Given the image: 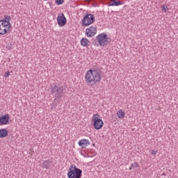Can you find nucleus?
<instances>
[{
    "label": "nucleus",
    "instance_id": "22",
    "mask_svg": "<svg viewBox=\"0 0 178 178\" xmlns=\"http://www.w3.org/2000/svg\"><path fill=\"white\" fill-rule=\"evenodd\" d=\"M6 49H8V51H9L10 49H12V47L10 46H6Z\"/></svg>",
    "mask_w": 178,
    "mask_h": 178
},
{
    "label": "nucleus",
    "instance_id": "21",
    "mask_svg": "<svg viewBox=\"0 0 178 178\" xmlns=\"http://www.w3.org/2000/svg\"><path fill=\"white\" fill-rule=\"evenodd\" d=\"M10 74V72H7L5 73L4 77H6L7 79V77Z\"/></svg>",
    "mask_w": 178,
    "mask_h": 178
},
{
    "label": "nucleus",
    "instance_id": "9",
    "mask_svg": "<svg viewBox=\"0 0 178 178\" xmlns=\"http://www.w3.org/2000/svg\"><path fill=\"white\" fill-rule=\"evenodd\" d=\"M10 119V116L8 113L0 116V126L8 124V123H9Z\"/></svg>",
    "mask_w": 178,
    "mask_h": 178
},
{
    "label": "nucleus",
    "instance_id": "14",
    "mask_svg": "<svg viewBox=\"0 0 178 178\" xmlns=\"http://www.w3.org/2000/svg\"><path fill=\"white\" fill-rule=\"evenodd\" d=\"M8 136V129H0V138H5Z\"/></svg>",
    "mask_w": 178,
    "mask_h": 178
},
{
    "label": "nucleus",
    "instance_id": "16",
    "mask_svg": "<svg viewBox=\"0 0 178 178\" xmlns=\"http://www.w3.org/2000/svg\"><path fill=\"white\" fill-rule=\"evenodd\" d=\"M90 44V41L87 38H83L81 40V45H88Z\"/></svg>",
    "mask_w": 178,
    "mask_h": 178
},
{
    "label": "nucleus",
    "instance_id": "15",
    "mask_svg": "<svg viewBox=\"0 0 178 178\" xmlns=\"http://www.w3.org/2000/svg\"><path fill=\"white\" fill-rule=\"evenodd\" d=\"M117 115L119 119H123L125 115L124 111H123V110H119L117 113Z\"/></svg>",
    "mask_w": 178,
    "mask_h": 178
},
{
    "label": "nucleus",
    "instance_id": "7",
    "mask_svg": "<svg viewBox=\"0 0 178 178\" xmlns=\"http://www.w3.org/2000/svg\"><path fill=\"white\" fill-rule=\"evenodd\" d=\"M67 19L65 16V14L60 13L57 17V23L60 27H63L66 24Z\"/></svg>",
    "mask_w": 178,
    "mask_h": 178
},
{
    "label": "nucleus",
    "instance_id": "2",
    "mask_svg": "<svg viewBox=\"0 0 178 178\" xmlns=\"http://www.w3.org/2000/svg\"><path fill=\"white\" fill-rule=\"evenodd\" d=\"M10 30H12L10 16L5 15L2 19H0V35H6Z\"/></svg>",
    "mask_w": 178,
    "mask_h": 178
},
{
    "label": "nucleus",
    "instance_id": "10",
    "mask_svg": "<svg viewBox=\"0 0 178 178\" xmlns=\"http://www.w3.org/2000/svg\"><path fill=\"white\" fill-rule=\"evenodd\" d=\"M99 44H102L104 42H108V35L105 33H101L97 37Z\"/></svg>",
    "mask_w": 178,
    "mask_h": 178
},
{
    "label": "nucleus",
    "instance_id": "24",
    "mask_svg": "<svg viewBox=\"0 0 178 178\" xmlns=\"http://www.w3.org/2000/svg\"><path fill=\"white\" fill-rule=\"evenodd\" d=\"M86 2H90L91 0H84Z\"/></svg>",
    "mask_w": 178,
    "mask_h": 178
},
{
    "label": "nucleus",
    "instance_id": "19",
    "mask_svg": "<svg viewBox=\"0 0 178 178\" xmlns=\"http://www.w3.org/2000/svg\"><path fill=\"white\" fill-rule=\"evenodd\" d=\"M65 2V0H56V5H62Z\"/></svg>",
    "mask_w": 178,
    "mask_h": 178
},
{
    "label": "nucleus",
    "instance_id": "8",
    "mask_svg": "<svg viewBox=\"0 0 178 178\" xmlns=\"http://www.w3.org/2000/svg\"><path fill=\"white\" fill-rule=\"evenodd\" d=\"M97 34V27L92 26L86 29V35L87 37H94Z\"/></svg>",
    "mask_w": 178,
    "mask_h": 178
},
{
    "label": "nucleus",
    "instance_id": "1",
    "mask_svg": "<svg viewBox=\"0 0 178 178\" xmlns=\"http://www.w3.org/2000/svg\"><path fill=\"white\" fill-rule=\"evenodd\" d=\"M102 80L101 72L98 69H90L86 73L85 81L88 86H97Z\"/></svg>",
    "mask_w": 178,
    "mask_h": 178
},
{
    "label": "nucleus",
    "instance_id": "3",
    "mask_svg": "<svg viewBox=\"0 0 178 178\" xmlns=\"http://www.w3.org/2000/svg\"><path fill=\"white\" fill-rule=\"evenodd\" d=\"M50 92L54 95L56 99H60L62 97L65 96V87L52 83L50 85Z\"/></svg>",
    "mask_w": 178,
    "mask_h": 178
},
{
    "label": "nucleus",
    "instance_id": "18",
    "mask_svg": "<svg viewBox=\"0 0 178 178\" xmlns=\"http://www.w3.org/2000/svg\"><path fill=\"white\" fill-rule=\"evenodd\" d=\"M132 169H137L138 168V162H134L131 165Z\"/></svg>",
    "mask_w": 178,
    "mask_h": 178
},
{
    "label": "nucleus",
    "instance_id": "6",
    "mask_svg": "<svg viewBox=\"0 0 178 178\" xmlns=\"http://www.w3.org/2000/svg\"><path fill=\"white\" fill-rule=\"evenodd\" d=\"M95 22V18H94V15L92 14L86 15L83 20L82 23L84 26H90V24H92Z\"/></svg>",
    "mask_w": 178,
    "mask_h": 178
},
{
    "label": "nucleus",
    "instance_id": "11",
    "mask_svg": "<svg viewBox=\"0 0 178 178\" xmlns=\"http://www.w3.org/2000/svg\"><path fill=\"white\" fill-rule=\"evenodd\" d=\"M51 163L52 161H51V159L44 160L42 163V169H49V167L51 166Z\"/></svg>",
    "mask_w": 178,
    "mask_h": 178
},
{
    "label": "nucleus",
    "instance_id": "23",
    "mask_svg": "<svg viewBox=\"0 0 178 178\" xmlns=\"http://www.w3.org/2000/svg\"><path fill=\"white\" fill-rule=\"evenodd\" d=\"M132 169H133V167H131H131L129 168V170H132Z\"/></svg>",
    "mask_w": 178,
    "mask_h": 178
},
{
    "label": "nucleus",
    "instance_id": "17",
    "mask_svg": "<svg viewBox=\"0 0 178 178\" xmlns=\"http://www.w3.org/2000/svg\"><path fill=\"white\" fill-rule=\"evenodd\" d=\"M167 10H169V8L166 5L161 6V11L166 13Z\"/></svg>",
    "mask_w": 178,
    "mask_h": 178
},
{
    "label": "nucleus",
    "instance_id": "25",
    "mask_svg": "<svg viewBox=\"0 0 178 178\" xmlns=\"http://www.w3.org/2000/svg\"><path fill=\"white\" fill-rule=\"evenodd\" d=\"M162 176H166V174L163 173V174L162 175Z\"/></svg>",
    "mask_w": 178,
    "mask_h": 178
},
{
    "label": "nucleus",
    "instance_id": "12",
    "mask_svg": "<svg viewBox=\"0 0 178 178\" xmlns=\"http://www.w3.org/2000/svg\"><path fill=\"white\" fill-rule=\"evenodd\" d=\"M78 144L79 147H82V148H84V147L90 145V140H88V139H82L79 141Z\"/></svg>",
    "mask_w": 178,
    "mask_h": 178
},
{
    "label": "nucleus",
    "instance_id": "5",
    "mask_svg": "<svg viewBox=\"0 0 178 178\" xmlns=\"http://www.w3.org/2000/svg\"><path fill=\"white\" fill-rule=\"evenodd\" d=\"M93 121V126L96 130H100L104 127V121L99 118V114H95L92 117Z\"/></svg>",
    "mask_w": 178,
    "mask_h": 178
},
{
    "label": "nucleus",
    "instance_id": "20",
    "mask_svg": "<svg viewBox=\"0 0 178 178\" xmlns=\"http://www.w3.org/2000/svg\"><path fill=\"white\" fill-rule=\"evenodd\" d=\"M157 152V150H152V155H156Z\"/></svg>",
    "mask_w": 178,
    "mask_h": 178
},
{
    "label": "nucleus",
    "instance_id": "4",
    "mask_svg": "<svg viewBox=\"0 0 178 178\" xmlns=\"http://www.w3.org/2000/svg\"><path fill=\"white\" fill-rule=\"evenodd\" d=\"M67 172V177L68 178H81V176L83 175V170L81 169L77 168L76 165L72 164L69 169Z\"/></svg>",
    "mask_w": 178,
    "mask_h": 178
},
{
    "label": "nucleus",
    "instance_id": "13",
    "mask_svg": "<svg viewBox=\"0 0 178 178\" xmlns=\"http://www.w3.org/2000/svg\"><path fill=\"white\" fill-rule=\"evenodd\" d=\"M120 5H123V3L121 1H116V0H111L108 3L109 6H120Z\"/></svg>",
    "mask_w": 178,
    "mask_h": 178
},
{
    "label": "nucleus",
    "instance_id": "26",
    "mask_svg": "<svg viewBox=\"0 0 178 178\" xmlns=\"http://www.w3.org/2000/svg\"><path fill=\"white\" fill-rule=\"evenodd\" d=\"M43 1H48V0H43Z\"/></svg>",
    "mask_w": 178,
    "mask_h": 178
}]
</instances>
